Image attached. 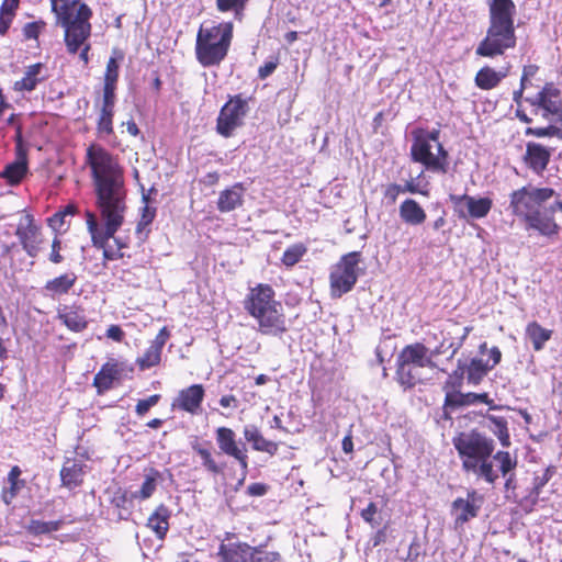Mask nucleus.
Here are the masks:
<instances>
[{"label":"nucleus","mask_w":562,"mask_h":562,"mask_svg":"<svg viewBox=\"0 0 562 562\" xmlns=\"http://www.w3.org/2000/svg\"><path fill=\"white\" fill-rule=\"evenodd\" d=\"M488 25L475 55L495 58L517 46L515 26L516 4L513 0H487Z\"/></svg>","instance_id":"obj_4"},{"label":"nucleus","mask_w":562,"mask_h":562,"mask_svg":"<svg viewBox=\"0 0 562 562\" xmlns=\"http://www.w3.org/2000/svg\"><path fill=\"white\" fill-rule=\"evenodd\" d=\"M22 471L18 465H13L8 474V481L10 483V486L8 488H3L1 497L2 501L10 505L13 498L18 495L20 490L24 487L25 482L24 480H20Z\"/></svg>","instance_id":"obj_38"},{"label":"nucleus","mask_w":562,"mask_h":562,"mask_svg":"<svg viewBox=\"0 0 562 562\" xmlns=\"http://www.w3.org/2000/svg\"><path fill=\"white\" fill-rule=\"evenodd\" d=\"M341 448L345 453H352L353 452V441L351 434H348L344 437L341 442Z\"/></svg>","instance_id":"obj_63"},{"label":"nucleus","mask_w":562,"mask_h":562,"mask_svg":"<svg viewBox=\"0 0 562 562\" xmlns=\"http://www.w3.org/2000/svg\"><path fill=\"white\" fill-rule=\"evenodd\" d=\"M169 338H170V331L166 326H164L158 331L156 337L150 341V345L162 351L164 346L166 345V342L168 341Z\"/></svg>","instance_id":"obj_54"},{"label":"nucleus","mask_w":562,"mask_h":562,"mask_svg":"<svg viewBox=\"0 0 562 562\" xmlns=\"http://www.w3.org/2000/svg\"><path fill=\"white\" fill-rule=\"evenodd\" d=\"M361 261L360 251H350L340 257L329 273V290L334 299H339L350 292L358 281V265Z\"/></svg>","instance_id":"obj_12"},{"label":"nucleus","mask_w":562,"mask_h":562,"mask_svg":"<svg viewBox=\"0 0 562 562\" xmlns=\"http://www.w3.org/2000/svg\"><path fill=\"white\" fill-rule=\"evenodd\" d=\"M307 254V246L303 243H295L285 248L281 256V263L288 268H293Z\"/></svg>","instance_id":"obj_41"},{"label":"nucleus","mask_w":562,"mask_h":562,"mask_svg":"<svg viewBox=\"0 0 562 562\" xmlns=\"http://www.w3.org/2000/svg\"><path fill=\"white\" fill-rule=\"evenodd\" d=\"M552 155L551 148L536 142L526 144V151L522 161L533 173L541 176L550 162Z\"/></svg>","instance_id":"obj_19"},{"label":"nucleus","mask_w":562,"mask_h":562,"mask_svg":"<svg viewBox=\"0 0 562 562\" xmlns=\"http://www.w3.org/2000/svg\"><path fill=\"white\" fill-rule=\"evenodd\" d=\"M452 442L463 471L482 477L488 484H494L498 479V474L493 469V460L498 462L503 476L517 467L516 458H513L508 451L499 450L494 454V440L476 430L459 432L453 437Z\"/></svg>","instance_id":"obj_2"},{"label":"nucleus","mask_w":562,"mask_h":562,"mask_svg":"<svg viewBox=\"0 0 562 562\" xmlns=\"http://www.w3.org/2000/svg\"><path fill=\"white\" fill-rule=\"evenodd\" d=\"M555 194L553 188L527 183L509 193L508 209L515 218L524 223L527 231L552 238L558 236L561 229L554 217L555 211L559 209L557 204L550 207L544 205Z\"/></svg>","instance_id":"obj_3"},{"label":"nucleus","mask_w":562,"mask_h":562,"mask_svg":"<svg viewBox=\"0 0 562 562\" xmlns=\"http://www.w3.org/2000/svg\"><path fill=\"white\" fill-rule=\"evenodd\" d=\"M464 406L463 393L460 390L445 392L443 407L456 409Z\"/></svg>","instance_id":"obj_48"},{"label":"nucleus","mask_w":562,"mask_h":562,"mask_svg":"<svg viewBox=\"0 0 562 562\" xmlns=\"http://www.w3.org/2000/svg\"><path fill=\"white\" fill-rule=\"evenodd\" d=\"M551 476H552V472H551L550 468H548L544 470V472L541 476H537L535 479L533 491H535L536 495L540 494V491L550 481Z\"/></svg>","instance_id":"obj_57"},{"label":"nucleus","mask_w":562,"mask_h":562,"mask_svg":"<svg viewBox=\"0 0 562 562\" xmlns=\"http://www.w3.org/2000/svg\"><path fill=\"white\" fill-rule=\"evenodd\" d=\"M216 562H283L278 551L267 550L262 546H250L238 533L225 531L217 536Z\"/></svg>","instance_id":"obj_8"},{"label":"nucleus","mask_w":562,"mask_h":562,"mask_svg":"<svg viewBox=\"0 0 562 562\" xmlns=\"http://www.w3.org/2000/svg\"><path fill=\"white\" fill-rule=\"evenodd\" d=\"M52 11L57 16L60 26H67V35L75 43L88 32L89 20L92 18L90 7L80 0H50Z\"/></svg>","instance_id":"obj_11"},{"label":"nucleus","mask_w":562,"mask_h":562,"mask_svg":"<svg viewBox=\"0 0 562 562\" xmlns=\"http://www.w3.org/2000/svg\"><path fill=\"white\" fill-rule=\"evenodd\" d=\"M402 192V184L392 182L385 186L384 188V199L389 204H394Z\"/></svg>","instance_id":"obj_52"},{"label":"nucleus","mask_w":562,"mask_h":562,"mask_svg":"<svg viewBox=\"0 0 562 562\" xmlns=\"http://www.w3.org/2000/svg\"><path fill=\"white\" fill-rule=\"evenodd\" d=\"M124 58L121 50L114 49L113 55L109 58L103 75V85L101 89L117 90L120 76V60Z\"/></svg>","instance_id":"obj_33"},{"label":"nucleus","mask_w":562,"mask_h":562,"mask_svg":"<svg viewBox=\"0 0 562 562\" xmlns=\"http://www.w3.org/2000/svg\"><path fill=\"white\" fill-rule=\"evenodd\" d=\"M160 398V394H153L147 398L139 400L135 406L136 415L139 417L145 416L151 407L156 406L159 403Z\"/></svg>","instance_id":"obj_47"},{"label":"nucleus","mask_w":562,"mask_h":562,"mask_svg":"<svg viewBox=\"0 0 562 562\" xmlns=\"http://www.w3.org/2000/svg\"><path fill=\"white\" fill-rule=\"evenodd\" d=\"M486 419L490 422V430L498 438L503 447L510 446V436L508 431V424L505 417L488 415Z\"/></svg>","instance_id":"obj_40"},{"label":"nucleus","mask_w":562,"mask_h":562,"mask_svg":"<svg viewBox=\"0 0 562 562\" xmlns=\"http://www.w3.org/2000/svg\"><path fill=\"white\" fill-rule=\"evenodd\" d=\"M490 358L492 359V363L490 366L496 367L502 360V351L498 347L494 346L490 350Z\"/></svg>","instance_id":"obj_62"},{"label":"nucleus","mask_w":562,"mask_h":562,"mask_svg":"<svg viewBox=\"0 0 562 562\" xmlns=\"http://www.w3.org/2000/svg\"><path fill=\"white\" fill-rule=\"evenodd\" d=\"M467 380L469 384L477 385L487 375L488 371L493 369L488 361L481 358H472L468 363H464Z\"/></svg>","instance_id":"obj_35"},{"label":"nucleus","mask_w":562,"mask_h":562,"mask_svg":"<svg viewBox=\"0 0 562 562\" xmlns=\"http://www.w3.org/2000/svg\"><path fill=\"white\" fill-rule=\"evenodd\" d=\"M246 188L241 182L222 190L218 193L216 207L221 213L233 212L244 205Z\"/></svg>","instance_id":"obj_24"},{"label":"nucleus","mask_w":562,"mask_h":562,"mask_svg":"<svg viewBox=\"0 0 562 562\" xmlns=\"http://www.w3.org/2000/svg\"><path fill=\"white\" fill-rule=\"evenodd\" d=\"M506 76V71H497L490 66H484L476 72L474 82L481 90H492L498 87Z\"/></svg>","instance_id":"obj_32"},{"label":"nucleus","mask_w":562,"mask_h":562,"mask_svg":"<svg viewBox=\"0 0 562 562\" xmlns=\"http://www.w3.org/2000/svg\"><path fill=\"white\" fill-rule=\"evenodd\" d=\"M47 225L55 232V235L60 236L67 231V227H65L66 216L60 211H57L47 218Z\"/></svg>","instance_id":"obj_49"},{"label":"nucleus","mask_w":562,"mask_h":562,"mask_svg":"<svg viewBox=\"0 0 562 562\" xmlns=\"http://www.w3.org/2000/svg\"><path fill=\"white\" fill-rule=\"evenodd\" d=\"M21 0H2L0 5V35L5 36L16 16Z\"/></svg>","instance_id":"obj_37"},{"label":"nucleus","mask_w":562,"mask_h":562,"mask_svg":"<svg viewBox=\"0 0 562 562\" xmlns=\"http://www.w3.org/2000/svg\"><path fill=\"white\" fill-rule=\"evenodd\" d=\"M243 306L258 324L263 336L282 337L289 330V321L276 291L268 283H258L248 290Z\"/></svg>","instance_id":"obj_5"},{"label":"nucleus","mask_w":562,"mask_h":562,"mask_svg":"<svg viewBox=\"0 0 562 562\" xmlns=\"http://www.w3.org/2000/svg\"><path fill=\"white\" fill-rule=\"evenodd\" d=\"M161 479H162L161 473L157 469H155V468L146 469L145 475H144V482H143L139 491H137L133 494V497L136 499H140V501L150 498L157 488L158 481H160Z\"/></svg>","instance_id":"obj_36"},{"label":"nucleus","mask_w":562,"mask_h":562,"mask_svg":"<svg viewBox=\"0 0 562 562\" xmlns=\"http://www.w3.org/2000/svg\"><path fill=\"white\" fill-rule=\"evenodd\" d=\"M279 65V58L276 57L273 60L266 61L258 69L259 79L263 80L274 72Z\"/></svg>","instance_id":"obj_53"},{"label":"nucleus","mask_w":562,"mask_h":562,"mask_svg":"<svg viewBox=\"0 0 562 562\" xmlns=\"http://www.w3.org/2000/svg\"><path fill=\"white\" fill-rule=\"evenodd\" d=\"M119 363L111 360L102 364L99 372L93 378V386L98 394H103L113 386V382L120 378Z\"/></svg>","instance_id":"obj_28"},{"label":"nucleus","mask_w":562,"mask_h":562,"mask_svg":"<svg viewBox=\"0 0 562 562\" xmlns=\"http://www.w3.org/2000/svg\"><path fill=\"white\" fill-rule=\"evenodd\" d=\"M245 440L250 443L254 451L274 457L279 452L280 443L268 439L256 425H247L243 429Z\"/></svg>","instance_id":"obj_21"},{"label":"nucleus","mask_w":562,"mask_h":562,"mask_svg":"<svg viewBox=\"0 0 562 562\" xmlns=\"http://www.w3.org/2000/svg\"><path fill=\"white\" fill-rule=\"evenodd\" d=\"M86 165L91 172L95 206L104 223L100 227L97 215L91 211L86 212L92 245L102 249L105 261L122 259V249L127 245L114 236L123 225L127 211L124 168L116 156L95 143L90 144L86 150Z\"/></svg>","instance_id":"obj_1"},{"label":"nucleus","mask_w":562,"mask_h":562,"mask_svg":"<svg viewBox=\"0 0 562 562\" xmlns=\"http://www.w3.org/2000/svg\"><path fill=\"white\" fill-rule=\"evenodd\" d=\"M117 90L97 89L94 91V109L98 113L97 132L110 136L114 133L113 119L117 100Z\"/></svg>","instance_id":"obj_15"},{"label":"nucleus","mask_w":562,"mask_h":562,"mask_svg":"<svg viewBox=\"0 0 562 562\" xmlns=\"http://www.w3.org/2000/svg\"><path fill=\"white\" fill-rule=\"evenodd\" d=\"M64 525L63 519L43 521L38 519H31L27 526L25 527L27 533L34 537L48 535L55 531H58Z\"/></svg>","instance_id":"obj_39"},{"label":"nucleus","mask_w":562,"mask_h":562,"mask_svg":"<svg viewBox=\"0 0 562 562\" xmlns=\"http://www.w3.org/2000/svg\"><path fill=\"white\" fill-rule=\"evenodd\" d=\"M156 209L145 205L143 207L140 220L136 225V234H142L154 221Z\"/></svg>","instance_id":"obj_50"},{"label":"nucleus","mask_w":562,"mask_h":562,"mask_svg":"<svg viewBox=\"0 0 562 562\" xmlns=\"http://www.w3.org/2000/svg\"><path fill=\"white\" fill-rule=\"evenodd\" d=\"M234 37V25L229 21L201 25L195 38V58L204 67L220 66L228 55Z\"/></svg>","instance_id":"obj_7"},{"label":"nucleus","mask_w":562,"mask_h":562,"mask_svg":"<svg viewBox=\"0 0 562 562\" xmlns=\"http://www.w3.org/2000/svg\"><path fill=\"white\" fill-rule=\"evenodd\" d=\"M204 396L205 390L203 385L192 384L179 391L177 397L171 403V408L196 415L201 412Z\"/></svg>","instance_id":"obj_18"},{"label":"nucleus","mask_w":562,"mask_h":562,"mask_svg":"<svg viewBox=\"0 0 562 562\" xmlns=\"http://www.w3.org/2000/svg\"><path fill=\"white\" fill-rule=\"evenodd\" d=\"M161 350L149 345L148 348L144 351V353L136 359L135 363L140 371H145L153 367L159 366L161 362Z\"/></svg>","instance_id":"obj_42"},{"label":"nucleus","mask_w":562,"mask_h":562,"mask_svg":"<svg viewBox=\"0 0 562 562\" xmlns=\"http://www.w3.org/2000/svg\"><path fill=\"white\" fill-rule=\"evenodd\" d=\"M553 331L542 327L537 321L529 322L526 326V336L532 345L535 351L544 348L547 341L552 337Z\"/></svg>","instance_id":"obj_34"},{"label":"nucleus","mask_w":562,"mask_h":562,"mask_svg":"<svg viewBox=\"0 0 562 562\" xmlns=\"http://www.w3.org/2000/svg\"><path fill=\"white\" fill-rule=\"evenodd\" d=\"M49 78V71L45 64L35 63L25 68L23 77L14 82V90L31 92Z\"/></svg>","instance_id":"obj_22"},{"label":"nucleus","mask_w":562,"mask_h":562,"mask_svg":"<svg viewBox=\"0 0 562 562\" xmlns=\"http://www.w3.org/2000/svg\"><path fill=\"white\" fill-rule=\"evenodd\" d=\"M61 27L64 29V42L67 52L71 55L79 53V59L82 61L85 66H87L90 63L89 52L91 49V44L88 42V40L91 36V23L89 22L88 33L86 31L83 32V35L81 37H76L75 43L72 42L71 37H68L67 35V26Z\"/></svg>","instance_id":"obj_27"},{"label":"nucleus","mask_w":562,"mask_h":562,"mask_svg":"<svg viewBox=\"0 0 562 562\" xmlns=\"http://www.w3.org/2000/svg\"><path fill=\"white\" fill-rule=\"evenodd\" d=\"M27 173V155H16L13 162L8 164L0 177L5 179L10 186H18L22 182Z\"/></svg>","instance_id":"obj_31"},{"label":"nucleus","mask_w":562,"mask_h":562,"mask_svg":"<svg viewBox=\"0 0 562 562\" xmlns=\"http://www.w3.org/2000/svg\"><path fill=\"white\" fill-rule=\"evenodd\" d=\"M402 192L403 193H411V194H422L424 196H428L429 192L427 189H422L418 183H416L414 180H408L402 186Z\"/></svg>","instance_id":"obj_55"},{"label":"nucleus","mask_w":562,"mask_h":562,"mask_svg":"<svg viewBox=\"0 0 562 562\" xmlns=\"http://www.w3.org/2000/svg\"><path fill=\"white\" fill-rule=\"evenodd\" d=\"M247 112L248 103L241 94L229 97L217 115L216 132L225 138L231 137L244 124Z\"/></svg>","instance_id":"obj_14"},{"label":"nucleus","mask_w":562,"mask_h":562,"mask_svg":"<svg viewBox=\"0 0 562 562\" xmlns=\"http://www.w3.org/2000/svg\"><path fill=\"white\" fill-rule=\"evenodd\" d=\"M462 385H463V381L457 380V378H452L449 375L448 379L443 383L442 390H443V392L461 390Z\"/></svg>","instance_id":"obj_59"},{"label":"nucleus","mask_w":562,"mask_h":562,"mask_svg":"<svg viewBox=\"0 0 562 562\" xmlns=\"http://www.w3.org/2000/svg\"><path fill=\"white\" fill-rule=\"evenodd\" d=\"M45 26L43 20L26 23L22 29L24 40H37Z\"/></svg>","instance_id":"obj_46"},{"label":"nucleus","mask_w":562,"mask_h":562,"mask_svg":"<svg viewBox=\"0 0 562 562\" xmlns=\"http://www.w3.org/2000/svg\"><path fill=\"white\" fill-rule=\"evenodd\" d=\"M378 514V506L374 502H370L366 508H363L360 513L361 518L370 524L372 527L379 525V521L375 519Z\"/></svg>","instance_id":"obj_51"},{"label":"nucleus","mask_w":562,"mask_h":562,"mask_svg":"<svg viewBox=\"0 0 562 562\" xmlns=\"http://www.w3.org/2000/svg\"><path fill=\"white\" fill-rule=\"evenodd\" d=\"M526 136H535V137H558L562 138V128L557 125H548L544 127H527L525 130Z\"/></svg>","instance_id":"obj_44"},{"label":"nucleus","mask_w":562,"mask_h":562,"mask_svg":"<svg viewBox=\"0 0 562 562\" xmlns=\"http://www.w3.org/2000/svg\"><path fill=\"white\" fill-rule=\"evenodd\" d=\"M57 318L65 327L74 333H81L88 327L85 308L81 305H64L57 311Z\"/></svg>","instance_id":"obj_23"},{"label":"nucleus","mask_w":562,"mask_h":562,"mask_svg":"<svg viewBox=\"0 0 562 562\" xmlns=\"http://www.w3.org/2000/svg\"><path fill=\"white\" fill-rule=\"evenodd\" d=\"M434 366L428 347L422 342L406 345L396 358V381L404 390L413 389L423 381L420 370Z\"/></svg>","instance_id":"obj_10"},{"label":"nucleus","mask_w":562,"mask_h":562,"mask_svg":"<svg viewBox=\"0 0 562 562\" xmlns=\"http://www.w3.org/2000/svg\"><path fill=\"white\" fill-rule=\"evenodd\" d=\"M218 452L214 451L210 441L200 442L194 440L191 443L192 451L200 458L203 470L213 476L225 473L227 463L217 461L216 456L224 454L235 460L241 470L248 471L249 457L246 443L237 438L234 429L220 426L214 431Z\"/></svg>","instance_id":"obj_6"},{"label":"nucleus","mask_w":562,"mask_h":562,"mask_svg":"<svg viewBox=\"0 0 562 562\" xmlns=\"http://www.w3.org/2000/svg\"><path fill=\"white\" fill-rule=\"evenodd\" d=\"M220 405L224 408H237L238 400L233 394L223 395L220 398Z\"/></svg>","instance_id":"obj_60"},{"label":"nucleus","mask_w":562,"mask_h":562,"mask_svg":"<svg viewBox=\"0 0 562 562\" xmlns=\"http://www.w3.org/2000/svg\"><path fill=\"white\" fill-rule=\"evenodd\" d=\"M15 154L16 155H27V149L23 144L21 128L19 127L15 135Z\"/></svg>","instance_id":"obj_61"},{"label":"nucleus","mask_w":562,"mask_h":562,"mask_svg":"<svg viewBox=\"0 0 562 562\" xmlns=\"http://www.w3.org/2000/svg\"><path fill=\"white\" fill-rule=\"evenodd\" d=\"M401 220L409 225H422L427 214L423 206L414 199L404 200L398 207Z\"/></svg>","instance_id":"obj_30"},{"label":"nucleus","mask_w":562,"mask_h":562,"mask_svg":"<svg viewBox=\"0 0 562 562\" xmlns=\"http://www.w3.org/2000/svg\"><path fill=\"white\" fill-rule=\"evenodd\" d=\"M218 12H233L235 19L240 21L244 16L247 3L245 0H215Z\"/></svg>","instance_id":"obj_43"},{"label":"nucleus","mask_w":562,"mask_h":562,"mask_svg":"<svg viewBox=\"0 0 562 562\" xmlns=\"http://www.w3.org/2000/svg\"><path fill=\"white\" fill-rule=\"evenodd\" d=\"M87 465L76 459H67L60 469L59 475L61 485L68 490H74L82 485L86 475Z\"/></svg>","instance_id":"obj_25"},{"label":"nucleus","mask_w":562,"mask_h":562,"mask_svg":"<svg viewBox=\"0 0 562 562\" xmlns=\"http://www.w3.org/2000/svg\"><path fill=\"white\" fill-rule=\"evenodd\" d=\"M525 100L536 115L540 114L548 121L562 122V91L554 82H546L535 95Z\"/></svg>","instance_id":"obj_13"},{"label":"nucleus","mask_w":562,"mask_h":562,"mask_svg":"<svg viewBox=\"0 0 562 562\" xmlns=\"http://www.w3.org/2000/svg\"><path fill=\"white\" fill-rule=\"evenodd\" d=\"M76 282L77 276L75 272H65L46 281L44 290L53 299L67 295Z\"/></svg>","instance_id":"obj_29"},{"label":"nucleus","mask_w":562,"mask_h":562,"mask_svg":"<svg viewBox=\"0 0 562 562\" xmlns=\"http://www.w3.org/2000/svg\"><path fill=\"white\" fill-rule=\"evenodd\" d=\"M449 375L452 378H457V380L463 381L464 375L467 376L465 366L461 363V361H458L457 369L453 370L452 373H450Z\"/></svg>","instance_id":"obj_64"},{"label":"nucleus","mask_w":562,"mask_h":562,"mask_svg":"<svg viewBox=\"0 0 562 562\" xmlns=\"http://www.w3.org/2000/svg\"><path fill=\"white\" fill-rule=\"evenodd\" d=\"M484 497L475 490H471L467 494V498L458 497L452 502V509L458 514L456 524L463 525L470 519L479 515V510L483 504Z\"/></svg>","instance_id":"obj_20"},{"label":"nucleus","mask_w":562,"mask_h":562,"mask_svg":"<svg viewBox=\"0 0 562 562\" xmlns=\"http://www.w3.org/2000/svg\"><path fill=\"white\" fill-rule=\"evenodd\" d=\"M105 336L113 341L122 342L125 337V333L121 326L113 324L108 327Z\"/></svg>","instance_id":"obj_56"},{"label":"nucleus","mask_w":562,"mask_h":562,"mask_svg":"<svg viewBox=\"0 0 562 562\" xmlns=\"http://www.w3.org/2000/svg\"><path fill=\"white\" fill-rule=\"evenodd\" d=\"M449 201L459 218H483L487 216L493 206L491 198H474L468 194H450Z\"/></svg>","instance_id":"obj_17"},{"label":"nucleus","mask_w":562,"mask_h":562,"mask_svg":"<svg viewBox=\"0 0 562 562\" xmlns=\"http://www.w3.org/2000/svg\"><path fill=\"white\" fill-rule=\"evenodd\" d=\"M440 131L419 130L414 134L411 147L413 161L425 167L427 171L446 175L449 170V154L439 142Z\"/></svg>","instance_id":"obj_9"},{"label":"nucleus","mask_w":562,"mask_h":562,"mask_svg":"<svg viewBox=\"0 0 562 562\" xmlns=\"http://www.w3.org/2000/svg\"><path fill=\"white\" fill-rule=\"evenodd\" d=\"M171 515V509L165 504H159L149 515L146 527L155 533L158 540L166 538L170 528L169 520Z\"/></svg>","instance_id":"obj_26"},{"label":"nucleus","mask_w":562,"mask_h":562,"mask_svg":"<svg viewBox=\"0 0 562 562\" xmlns=\"http://www.w3.org/2000/svg\"><path fill=\"white\" fill-rule=\"evenodd\" d=\"M268 492V485L265 483H252L247 487L249 496H263Z\"/></svg>","instance_id":"obj_58"},{"label":"nucleus","mask_w":562,"mask_h":562,"mask_svg":"<svg viewBox=\"0 0 562 562\" xmlns=\"http://www.w3.org/2000/svg\"><path fill=\"white\" fill-rule=\"evenodd\" d=\"M15 236L29 257H36L42 250L44 236L41 226L30 213L22 216L16 225Z\"/></svg>","instance_id":"obj_16"},{"label":"nucleus","mask_w":562,"mask_h":562,"mask_svg":"<svg viewBox=\"0 0 562 562\" xmlns=\"http://www.w3.org/2000/svg\"><path fill=\"white\" fill-rule=\"evenodd\" d=\"M63 241L60 239V236L55 235L52 244H50V251L48 254V260L54 265H60L64 262L65 257L63 255Z\"/></svg>","instance_id":"obj_45"}]
</instances>
